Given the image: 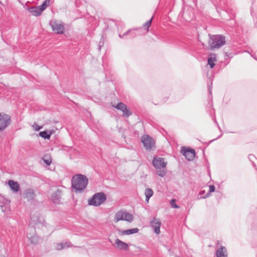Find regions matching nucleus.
<instances>
[{"label":"nucleus","instance_id":"obj_1","mask_svg":"<svg viewBox=\"0 0 257 257\" xmlns=\"http://www.w3.org/2000/svg\"><path fill=\"white\" fill-rule=\"evenodd\" d=\"M88 180L82 174L74 175L71 179V185L76 193H81L86 187Z\"/></svg>","mask_w":257,"mask_h":257},{"label":"nucleus","instance_id":"obj_2","mask_svg":"<svg viewBox=\"0 0 257 257\" xmlns=\"http://www.w3.org/2000/svg\"><path fill=\"white\" fill-rule=\"evenodd\" d=\"M209 36L208 44L211 49L219 48L225 44V37L222 35H209Z\"/></svg>","mask_w":257,"mask_h":257},{"label":"nucleus","instance_id":"obj_3","mask_svg":"<svg viewBox=\"0 0 257 257\" xmlns=\"http://www.w3.org/2000/svg\"><path fill=\"white\" fill-rule=\"evenodd\" d=\"M106 200L105 194L103 192L94 194L92 198L88 200V204L94 206H98L103 203Z\"/></svg>","mask_w":257,"mask_h":257},{"label":"nucleus","instance_id":"obj_4","mask_svg":"<svg viewBox=\"0 0 257 257\" xmlns=\"http://www.w3.org/2000/svg\"><path fill=\"white\" fill-rule=\"evenodd\" d=\"M134 220L133 214L127 212L125 210H120L117 212L114 216V221L117 222L120 220L132 222Z\"/></svg>","mask_w":257,"mask_h":257},{"label":"nucleus","instance_id":"obj_5","mask_svg":"<svg viewBox=\"0 0 257 257\" xmlns=\"http://www.w3.org/2000/svg\"><path fill=\"white\" fill-rule=\"evenodd\" d=\"M52 30L58 34H62L64 33V27L62 23H60L56 21H51L49 23Z\"/></svg>","mask_w":257,"mask_h":257},{"label":"nucleus","instance_id":"obj_6","mask_svg":"<svg viewBox=\"0 0 257 257\" xmlns=\"http://www.w3.org/2000/svg\"><path fill=\"white\" fill-rule=\"evenodd\" d=\"M141 141L144 147L147 150H151L155 146L154 139L149 136H144L142 137Z\"/></svg>","mask_w":257,"mask_h":257},{"label":"nucleus","instance_id":"obj_7","mask_svg":"<svg viewBox=\"0 0 257 257\" xmlns=\"http://www.w3.org/2000/svg\"><path fill=\"white\" fill-rule=\"evenodd\" d=\"M181 153L188 161H192L195 157V151L193 149H187L183 147L181 150Z\"/></svg>","mask_w":257,"mask_h":257},{"label":"nucleus","instance_id":"obj_8","mask_svg":"<svg viewBox=\"0 0 257 257\" xmlns=\"http://www.w3.org/2000/svg\"><path fill=\"white\" fill-rule=\"evenodd\" d=\"M11 116L4 114L0 117V131L4 130L11 123Z\"/></svg>","mask_w":257,"mask_h":257},{"label":"nucleus","instance_id":"obj_9","mask_svg":"<svg viewBox=\"0 0 257 257\" xmlns=\"http://www.w3.org/2000/svg\"><path fill=\"white\" fill-rule=\"evenodd\" d=\"M152 164L156 169H161L166 168L167 162H164V158L155 157Z\"/></svg>","mask_w":257,"mask_h":257},{"label":"nucleus","instance_id":"obj_10","mask_svg":"<svg viewBox=\"0 0 257 257\" xmlns=\"http://www.w3.org/2000/svg\"><path fill=\"white\" fill-rule=\"evenodd\" d=\"M151 226L154 228V232L159 234L160 233V226L161 222L160 219L157 218H153L150 222Z\"/></svg>","mask_w":257,"mask_h":257},{"label":"nucleus","instance_id":"obj_11","mask_svg":"<svg viewBox=\"0 0 257 257\" xmlns=\"http://www.w3.org/2000/svg\"><path fill=\"white\" fill-rule=\"evenodd\" d=\"M116 109L122 111L123 115L125 116H129L132 114L131 111L127 108L126 105L122 102L118 103L115 107Z\"/></svg>","mask_w":257,"mask_h":257},{"label":"nucleus","instance_id":"obj_12","mask_svg":"<svg viewBox=\"0 0 257 257\" xmlns=\"http://www.w3.org/2000/svg\"><path fill=\"white\" fill-rule=\"evenodd\" d=\"M62 197V191L61 190L58 189L54 192L51 196V199L53 202L55 204H60L61 202V199Z\"/></svg>","mask_w":257,"mask_h":257},{"label":"nucleus","instance_id":"obj_13","mask_svg":"<svg viewBox=\"0 0 257 257\" xmlns=\"http://www.w3.org/2000/svg\"><path fill=\"white\" fill-rule=\"evenodd\" d=\"M215 254L217 257H227V251L226 247L224 246H221L218 248L215 252Z\"/></svg>","mask_w":257,"mask_h":257},{"label":"nucleus","instance_id":"obj_14","mask_svg":"<svg viewBox=\"0 0 257 257\" xmlns=\"http://www.w3.org/2000/svg\"><path fill=\"white\" fill-rule=\"evenodd\" d=\"M115 243L116 247L119 249L121 250H127L128 249V244L122 241L119 239L117 238L115 239Z\"/></svg>","mask_w":257,"mask_h":257},{"label":"nucleus","instance_id":"obj_15","mask_svg":"<svg viewBox=\"0 0 257 257\" xmlns=\"http://www.w3.org/2000/svg\"><path fill=\"white\" fill-rule=\"evenodd\" d=\"M139 230L138 228H134L124 230H118V233L120 235H130L131 234L137 233L139 231Z\"/></svg>","mask_w":257,"mask_h":257},{"label":"nucleus","instance_id":"obj_16","mask_svg":"<svg viewBox=\"0 0 257 257\" xmlns=\"http://www.w3.org/2000/svg\"><path fill=\"white\" fill-rule=\"evenodd\" d=\"M8 184L11 190L14 192H18L20 189V185L17 182L13 180H9Z\"/></svg>","mask_w":257,"mask_h":257},{"label":"nucleus","instance_id":"obj_17","mask_svg":"<svg viewBox=\"0 0 257 257\" xmlns=\"http://www.w3.org/2000/svg\"><path fill=\"white\" fill-rule=\"evenodd\" d=\"M24 196L28 200H32L34 199L35 195L33 190L31 189H27L25 193Z\"/></svg>","mask_w":257,"mask_h":257},{"label":"nucleus","instance_id":"obj_18","mask_svg":"<svg viewBox=\"0 0 257 257\" xmlns=\"http://www.w3.org/2000/svg\"><path fill=\"white\" fill-rule=\"evenodd\" d=\"M28 10L30 13L32 14V15L35 16H40L42 12H41V10L39 9V7H32L28 9Z\"/></svg>","mask_w":257,"mask_h":257},{"label":"nucleus","instance_id":"obj_19","mask_svg":"<svg viewBox=\"0 0 257 257\" xmlns=\"http://www.w3.org/2000/svg\"><path fill=\"white\" fill-rule=\"evenodd\" d=\"M216 61V55L214 54H210L208 58V64L211 68H213L215 66L214 62Z\"/></svg>","mask_w":257,"mask_h":257},{"label":"nucleus","instance_id":"obj_20","mask_svg":"<svg viewBox=\"0 0 257 257\" xmlns=\"http://www.w3.org/2000/svg\"><path fill=\"white\" fill-rule=\"evenodd\" d=\"M52 133V131H42L39 133V136L45 139H49Z\"/></svg>","mask_w":257,"mask_h":257},{"label":"nucleus","instance_id":"obj_21","mask_svg":"<svg viewBox=\"0 0 257 257\" xmlns=\"http://www.w3.org/2000/svg\"><path fill=\"white\" fill-rule=\"evenodd\" d=\"M154 192L151 188H147L145 190L146 201L149 202L150 198L153 195Z\"/></svg>","mask_w":257,"mask_h":257},{"label":"nucleus","instance_id":"obj_22","mask_svg":"<svg viewBox=\"0 0 257 257\" xmlns=\"http://www.w3.org/2000/svg\"><path fill=\"white\" fill-rule=\"evenodd\" d=\"M50 0H45L43 3L40 6L39 9L41 10V12H42L45 10L46 8L49 5Z\"/></svg>","mask_w":257,"mask_h":257},{"label":"nucleus","instance_id":"obj_23","mask_svg":"<svg viewBox=\"0 0 257 257\" xmlns=\"http://www.w3.org/2000/svg\"><path fill=\"white\" fill-rule=\"evenodd\" d=\"M129 33H131L132 37H134L137 35L136 33L135 32H132L131 31L129 30L124 33V34H123L122 35L119 34V37L120 38H123L124 36L127 35Z\"/></svg>","mask_w":257,"mask_h":257},{"label":"nucleus","instance_id":"obj_24","mask_svg":"<svg viewBox=\"0 0 257 257\" xmlns=\"http://www.w3.org/2000/svg\"><path fill=\"white\" fill-rule=\"evenodd\" d=\"M153 20V17L149 21H147L143 25L144 27L146 29L147 31L149 30V28H150L151 23Z\"/></svg>","mask_w":257,"mask_h":257},{"label":"nucleus","instance_id":"obj_25","mask_svg":"<svg viewBox=\"0 0 257 257\" xmlns=\"http://www.w3.org/2000/svg\"><path fill=\"white\" fill-rule=\"evenodd\" d=\"M166 173V171L164 170H161L159 169V170H157L156 171V174L160 176V177H164Z\"/></svg>","mask_w":257,"mask_h":257},{"label":"nucleus","instance_id":"obj_26","mask_svg":"<svg viewBox=\"0 0 257 257\" xmlns=\"http://www.w3.org/2000/svg\"><path fill=\"white\" fill-rule=\"evenodd\" d=\"M31 241L32 243H36L38 242V237L37 236H33L30 237Z\"/></svg>","mask_w":257,"mask_h":257},{"label":"nucleus","instance_id":"obj_27","mask_svg":"<svg viewBox=\"0 0 257 257\" xmlns=\"http://www.w3.org/2000/svg\"><path fill=\"white\" fill-rule=\"evenodd\" d=\"M171 205L174 208H179V206L175 203V199H172L171 201Z\"/></svg>","mask_w":257,"mask_h":257},{"label":"nucleus","instance_id":"obj_28","mask_svg":"<svg viewBox=\"0 0 257 257\" xmlns=\"http://www.w3.org/2000/svg\"><path fill=\"white\" fill-rule=\"evenodd\" d=\"M56 248L58 250H61L64 248L63 244L62 243H59L57 244Z\"/></svg>","mask_w":257,"mask_h":257},{"label":"nucleus","instance_id":"obj_29","mask_svg":"<svg viewBox=\"0 0 257 257\" xmlns=\"http://www.w3.org/2000/svg\"><path fill=\"white\" fill-rule=\"evenodd\" d=\"M62 244H63L64 248L72 246V244L70 242H65L64 243H62Z\"/></svg>","mask_w":257,"mask_h":257},{"label":"nucleus","instance_id":"obj_30","mask_svg":"<svg viewBox=\"0 0 257 257\" xmlns=\"http://www.w3.org/2000/svg\"><path fill=\"white\" fill-rule=\"evenodd\" d=\"M215 187L213 185L209 186V192H213L215 191Z\"/></svg>","mask_w":257,"mask_h":257},{"label":"nucleus","instance_id":"obj_31","mask_svg":"<svg viewBox=\"0 0 257 257\" xmlns=\"http://www.w3.org/2000/svg\"><path fill=\"white\" fill-rule=\"evenodd\" d=\"M34 127H35V130L36 131H39L42 128V126H39L37 124H36L35 125H34Z\"/></svg>","mask_w":257,"mask_h":257},{"label":"nucleus","instance_id":"obj_32","mask_svg":"<svg viewBox=\"0 0 257 257\" xmlns=\"http://www.w3.org/2000/svg\"><path fill=\"white\" fill-rule=\"evenodd\" d=\"M44 162L48 166L50 165L51 163V160H44Z\"/></svg>","mask_w":257,"mask_h":257},{"label":"nucleus","instance_id":"obj_33","mask_svg":"<svg viewBox=\"0 0 257 257\" xmlns=\"http://www.w3.org/2000/svg\"><path fill=\"white\" fill-rule=\"evenodd\" d=\"M254 157V156L253 155H251V154L248 156V159L249 160L252 159Z\"/></svg>","mask_w":257,"mask_h":257},{"label":"nucleus","instance_id":"obj_34","mask_svg":"<svg viewBox=\"0 0 257 257\" xmlns=\"http://www.w3.org/2000/svg\"><path fill=\"white\" fill-rule=\"evenodd\" d=\"M211 88H212L211 86H209L208 89H209V92L210 94H211Z\"/></svg>","mask_w":257,"mask_h":257},{"label":"nucleus","instance_id":"obj_35","mask_svg":"<svg viewBox=\"0 0 257 257\" xmlns=\"http://www.w3.org/2000/svg\"><path fill=\"white\" fill-rule=\"evenodd\" d=\"M204 193V191H202L200 192V194H203Z\"/></svg>","mask_w":257,"mask_h":257},{"label":"nucleus","instance_id":"obj_36","mask_svg":"<svg viewBox=\"0 0 257 257\" xmlns=\"http://www.w3.org/2000/svg\"><path fill=\"white\" fill-rule=\"evenodd\" d=\"M2 114H1V113H0V117L1 116V115H2Z\"/></svg>","mask_w":257,"mask_h":257}]
</instances>
